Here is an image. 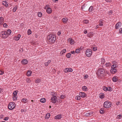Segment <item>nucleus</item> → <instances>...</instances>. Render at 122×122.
<instances>
[{
	"label": "nucleus",
	"mask_w": 122,
	"mask_h": 122,
	"mask_svg": "<svg viewBox=\"0 0 122 122\" xmlns=\"http://www.w3.org/2000/svg\"><path fill=\"white\" fill-rule=\"evenodd\" d=\"M15 107V103L13 102H10L8 106V108L10 110H12Z\"/></svg>",
	"instance_id": "7ed1b4c3"
},
{
	"label": "nucleus",
	"mask_w": 122,
	"mask_h": 122,
	"mask_svg": "<svg viewBox=\"0 0 122 122\" xmlns=\"http://www.w3.org/2000/svg\"><path fill=\"white\" fill-rule=\"evenodd\" d=\"M117 66H116V65H112L111 67V69H113L116 68L117 67Z\"/></svg>",
	"instance_id": "f704fd0d"
},
{
	"label": "nucleus",
	"mask_w": 122,
	"mask_h": 122,
	"mask_svg": "<svg viewBox=\"0 0 122 122\" xmlns=\"http://www.w3.org/2000/svg\"><path fill=\"white\" fill-rule=\"evenodd\" d=\"M76 98L77 100H79L81 99V97L80 96H77L76 97Z\"/></svg>",
	"instance_id": "49530a36"
},
{
	"label": "nucleus",
	"mask_w": 122,
	"mask_h": 122,
	"mask_svg": "<svg viewBox=\"0 0 122 122\" xmlns=\"http://www.w3.org/2000/svg\"><path fill=\"white\" fill-rule=\"evenodd\" d=\"M50 114L49 113H47L46 114V115L45 117V118L46 119H48L50 117Z\"/></svg>",
	"instance_id": "5701e85b"
},
{
	"label": "nucleus",
	"mask_w": 122,
	"mask_h": 122,
	"mask_svg": "<svg viewBox=\"0 0 122 122\" xmlns=\"http://www.w3.org/2000/svg\"><path fill=\"white\" fill-rule=\"evenodd\" d=\"M112 88L111 87H109V88H108V91H112Z\"/></svg>",
	"instance_id": "13d9d810"
},
{
	"label": "nucleus",
	"mask_w": 122,
	"mask_h": 122,
	"mask_svg": "<svg viewBox=\"0 0 122 122\" xmlns=\"http://www.w3.org/2000/svg\"><path fill=\"white\" fill-rule=\"evenodd\" d=\"M6 33L7 34L8 36L11 33V30L10 29H9L7 30V31H6Z\"/></svg>",
	"instance_id": "b1692460"
},
{
	"label": "nucleus",
	"mask_w": 122,
	"mask_h": 122,
	"mask_svg": "<svg viewBox=\"0 0 122 122\" xmlns=\"http://www.w3.org/2000/svg\"><path fill=\"white\" fill-rule=\"evenodd\" d=\"M119 32L120 33H122V28H120L119 30Z\"/></svg>",
	"instance_id": "4d7b16f0"
},
{
	"label": "nucleus",
	"mask_w": 122,
	"mask_h": 122,
	"mask_svg": "<svg viewBox=\"0 0 122 122\" xmlns=\"http://www.w3.org/2000/svg\"><path fill=\"white\" fill-rule=\"evenodd\" d=\"M101 63L103 64H104L105 62V59L103 58L101 59Z\"/></svg>",
	"instance_id": "cd10ccee"
},
{
	"label": "nucleus",
	"mask_w": 122,
	"mask_h": 122,
	"mask_svg": "<svg viewBox=\"0 0 122 122\" xmlns=\"http://www.w3.org/2000/svg\"><path fill=\"white\" fill-rule=\"evenodd\" d=\"M2 3L3 4L5 5L6 7H7L8 6V5L7 3V2L6 1H3Z\"/></svg>",
	"instance_id": "bb28decb"
},
{
	"label": "nucleus",
	"mask_w": 122,
	"mask_h": 122,
	"mask_svg": "<svg viewBox=\"0 0 122 122\" xmlns=\"http://www.w3.org/2000/svg\"><path fill=\"white\" fill-rule=\"evenodd\" d=\"M99 25H97L96 26V27L95 28L96 29H97L99 27Z\"/></svg>",
	"instance_id": "774afa93"
},
{
	"label": "nucleus",
	"mask_w": 122,
	"mask_h": 122,
	"mask_svg": "<svg viewBox=\"0 0 122 122\" xmlns=\"http://www.w3.org/2000/svg\"><path fill=\"white\" fill-rule=\"evenodd\" d=\"M85 53L87 56V57L90 56L92 54V51L91 49H87Z\"/></svg>",
	"instance_id": "423d86ee"
},
{
	"label": "nucleus",
	"mask_w": 122,
	"mask_h": 122,
	"mask_svg": "<svg viewBox=\"0 0 122 122\" xmlns=\"http://www.w3.org/2000/svg\"><path fill=\"white\" fill-rule=\"evenodd\" d=\"M105 0L107 2H111V0Z\"/></svg>",
	"instance_id": "338daca9"
},
{
	"label": "nucleus",
	"mask_w": 122,
	"mask_h": 122,
	"mask_svg": "<svg viewBox=\"0 0 122 122\" xmlns=\"http://www.w3.org/2000/svg\"><path fill=\"white\" fill-rule=\"evenodd\" d=\"M79 95L82 97H86V95L84 92H80Z\"/></svg>",
	"instance_id": "f8f14e48"
},
{
	"label": "nucleus",
	"mask_w": 122,
	"mask_h": 122,
	"mask_svg": "<svg viewBox=\"0 0 122 122\" xmlns=\"http://www.w3.org/2000/svg\"><path fill=\"white\" fill-rule=\"evenodd\" d=\"M111 103L108 101H107L105 102L104 103V106L106 108H108L111 106Z\"/></svg>",
	"instance_id": "39448f33"
},
{
	"label": "nucleus",
	"mask_w": 122,
	"mask_h": 122,
	"mask_svg": "<svg viewBox=\"0 0 122 122\" xmlns=\"http://www.w3.org/2000/svg\"><path fill=\"white\" fill-rule=\"evenodd\" d=\"M73 71L72 69L71 68H66L64 70V72H72Z\"/></svg>",
	"instance_id": "9d476101"
},
{
	"label": "nucleus",
	"mask_w": 122,
	"mask_h": 122,
	"mask_svg": "<svg viewBox=\"0 0 122 122\" xmlns=\"http://www.w3.org/2000/svg\"><path fill=\"white\" fill-rule=\"evenodd\" d=\"M61 115L59 114L56 116L55 117V119H60L61 118Z\"/></svg>",
	"instance_id": "dca6fc26"
},
{
	"label": "nucleus",
	"mask_w": 122,
	"mask_h": 122,
	"mask_svg": "<svg viewBox=\"0 0 122 122\" xmlns=\"http://www.w3.org/2000/svg\"><path fill=\"white\" fill-rule=\"evenodd\" d=\"M94 112L92 111L90 112H86L85 115L87 117H89L92 116Z\"/></svg>",
	"instance_id": "1a4fd4ad"
},
{
	"label": "nucleus",
	"mask_w": 122,
	"mask_h": 122,
	"mask_svg": "<svg viewBox=\"0 0 122 122\" xmlns=\"http://www.w3.org/2000/svg\"><path fill=\"white\" fill-rule=\"evenodd\" d=\"M120 104V102H117L116 103V105H118Z\"/></svg>",
	"instance_id": "680f3d73"
},
{
	"label": "nucleus",
	"mask_w": 122,
	"mask_h": 122,
	"mask_svg": "<svg viewBox=\"0 0 122 122\" xmlns=\"http://www.w3.org/2000/svg\"><path fill=\"white\" fill-rule=\"evenodd\" d=\"M122 115L119 114L118 115L117 117V119H121L122 117Z\"/></svg>",
	"instance_id": "e433bc0d"
},
{
	"label": "nucleus",
	"mask_w": 122,
	"mask_h": 122,
	"mask_svg": "<svg viewBox=\"0 0 122 122\" xmlns=\"http://www.w3.org/2000/svg\"><path fill=\"white\" fill-rule=\"evenodd\" d=\"M80 50L81 49L80 48H78L76 49L75 50V52L77 53H78L80 52Z\"/></svg>",
	"instance_id": "a878e982"
},
{
	"label": "nucleus",
	"mask_w": 122,
	"mask_h": 122,
	"mask_svg": "<svg viewBox=\"0 0 122 122\" xmlns=\"http://www.w3.org/2000/svg\"><path fill=\"white\" fill-rule=\"evenodd\" d=\"M56 94L55 93L54 95L53 94L51 97V102L53 103H55L56 102L57 98L56 96Z\"/></svg>",
	"instance_id": "20e7f679"
},
{
	"label": "nucleus",
	"mask_w": 122,
	"mask_h": 122,
	"mask_svg": "<svg viewBox=\"0 0 122 122\" xmlns=\"http://www.w3.org/2000/svg\"><path fill=\"white\" fill-rule=\"evenodd\" d=\"M83 23L86 24H87L88 22V21L87 20H84L83 21Z\"/></svg>",
	"instance_id": "ea45409f"
},
{
	"label": "nucleus",
	"mask_w": 122,
	"mask_h": 122,
	"mask_svg": "<svg viewBox=\"0 0 122 122\" xmlns=\"http://www.w3.org/2000/svg\"><path fill=\"white\" fill-rule=\"evenodd\" d=\"M51 60H49L47 62H45L44 63V64L45 66H48L49 64L51 62Z\"/></svg>",
	"instance_id": "aec40b11"
},
{
	"label": "nucleus",
	"mask_w": 122,
	"mask_h": 122,
	"mask_svg": "<svg viewBox=\"0 0 122 122\" xmlns=\"http://www.w3.org/2000/svg\"><path fill=\"white\" fill-rule=\"evenodd\" d=\"M82 89L83 90L86 91L87 89V87L85 86H84L82 87Z\"/></svg>",
	"instance_id": "79ce46f5"
},
{
	"label": "nucleus",
	"mask_w": 122,
	"mask_h": 122,
	"mask_svg": "<svg viewBox=\"0 0 122 122\" xmlns=\"http://www.w3.org/2000/svg\"><path fill=\"white\" fill-rule=\"evenodd\" d=\"M4 27H6L7 26V25L5 23H4L3 25Z\"/></svg>",
	"instance_id": "603ef678"
},
{
	"label": "nucleus",
	"mask_w": 122,
	"mask_h": 122,
	"mask_svg": "<svg viewBox=\"0 0 122 122\" xmlns=\"http://www.w3.org/2000/svg\"><path fill=\"white\" fill-rule=\"evenodd\" d=\"M40 101L41 102L44 103L46 102V99L44 98H41L40 99Z\"/></svg>",
	"instance_id": "393cba45"
},
{
	"label": "nucleus",
	"mask_w": 122,
	"mask_h": 122,
	"mask_svg": "<svg viewBox=\"0 0 122 122\" xmlns=\"http://www.w3.org/2000/svg\"><path fill=\"white\" fill-rule=\"evenodd\" d=\"M112 12V10H111L109 11L108 12V13L109 14V15H111Z\"/></svg>",
	"instance_id": "6e6d98bb"
},
{
	"label": "nucleus",
	"mask_w": 122,
	"mask_h": 122,
	"mask_svg": "<svg viewBox=\"0 0 122 122\" xmlns=\"http://www.w3.org/2000/svg\"><path fill=\"white\" fill-rule=\"evenodd\" d=\"M106 66L110 67L111 66V64L110 62L106 63L105 64Z\"/></svg>",
	"instance_id": "7c9ffc66"
},
{
	"label": "nucleus",
	"mask_w": 122,
	"mask_h": 122,
	"mask_svg": "<svg viewBox=\"0 0 122 122\" xmlns=\"http://www.w3.org/2000/svg\"><path fill=\"white\" fill-rule=\"evenodd\" d=\"M93 50L94 51H96L97 50V48L96 47H93Z\"/></svg>",
	"instance_id": "09e8293b"
},
{
	"label": "nucleus",
	"mask_w": 122,
	"mask_h": 122,
	"mask_svg": "<svg viewBox=\"0 0 122 122\" xmlns=\"http://www.w3.org/2000/svg\"><path fill=\"white\" fill-rule=\"evenodd\" d=\"M100 112L101 114H103L104 113V111L102 109H101L100 111Z\"/></svg>",
	"instance_id": "de8ad7c7"
},
{
	"label": "nucleus",
	"mask_w": 122,
	"mask_h": 122,
	"mask_svg": "<svg viewBox=\"0 0 122 122\" xmlns=\"http://www.w3.org/2000/svg\"><path fill=\"white\" fill-rule=\"evenodd\" d=\"M121 26V23L120 22H119L116 24L115 26V28L116 29H117L120 28Z\"/></svg>",
	"instance_id": "6e6552de"
},
{
	"label": "nucleus",
	"mask_w": 122,
	"mask_h": 122,
	"mask_svg": "<svg viewBox=\"0 0 122 122\" xmlns=\"http://www.w3.org/2000/svg\"><path fill=\"white\" fill-rule=\"evenodd\" d=\"M103 89L105 91H108V88L107 87H104L103 88Z\"/></svg>",
	"instance_id": "a19ab883"
},
{
	"label": "nucleus",
	"mask_w": 122,
	"mask_h": 122,
	"mask_svg": "<svg viewBox=\"0 0 122 122\" xmlns=\"http://www.w3.org/2000/svg\"><path fill=\"white\" fill-rule=\"evenodd\" d=\"M30 78H27V79H26V82L28 83L30 82Z\"/></svg>",
	"instance_id": "c03bdc74"
},
{
	"label": "nucleus",
	"mask_w": 122,
	"mask_h": 122,
	"mask_svg": "<svg viewBox=\"0 0 122 122\" xmlns=\"http://www.w3.org/2000/svg\"><path fill=\"white\" fill-rule=\"evenodd\" d=\"M117 71V70L116 68L113 69H111L110 71L111 73L113 74L116 73Z\"/></svg>",
	"instance_id": "2eb2a0df"
},
{
	"label": "nucleus",
	"mask_w": 122,
	"mask_h": 122,
	"mask_svg": "<svg viewBox=\"0 0 122 122\" xmlns=\"http://www.w3.org/2000/svg\"><path fill=\"white\" fill-rule=\"evenodd\" d=\"M20 36V34H19L17 36H16L14 37V40H15L16 41H18L19 40Z\"/></svg>",
	"instance_id": "ddd939ff"
},
{
	"label": "nucleus",
	"mask_w": 122,
	"mask_h": 122,
	"mask_svg": "<svg viewBox=\"0 0 122 122\" xmlns=\"http://www.w3.org/2000/svg\"><path fill=\"white\" fill-rule=\"evenodd\" d=\"M99 22V25L100 26H102L103 25V22L102 21L100 20Z\"/></svg>",
	"instance_id": "72a5a7b5"
},
{
	"label": "nucleus",
	"mask_w": 122,
	"mask_h": 122,
	"mask_svg": "<svg viewBox=\"0 0 122 122\" xmlns=\"http://www.w3.org/2000/svg\"><path fill=\"white\" fill-rule=\"evenodd\" d=\"M66 49H63L61 51V52L63 53H65L66 52Z\"/></svg>",
	"instance_id": "864d4df0"
},
{
	"label": "nucleus",
	"mask_w": 122,
	"mask_h": 122,
	"mask_svg": "<svg viewBox=\"0 0 122 122\" xmlns=\"http://www.w3.org/2000/svg\"><path fill=\"white\" fill-rule=\"evenodd\" d=\"M65 97V96H64L63 95H61L60 97L62 99H64Z\"/></svg>",
	"instance_id": "3c124183"
},
{
	"label": "nucleus",
	"mask_w": 122,
	"mask_h": 122,
	"mask_svg": "<svg viewBox=\"0 0 122 122\" xmlns=\"http://www.w3.org/2000/svg\"><path fill=\"white\" fill-rule=\"evenodd\" d=\"M63 22L64 23H67L68 21V19L66 18H64L62 20Z\"/></svg>",
	"instance_id": "f3484780"
},
{
	"label": "nucleus",
	"mask_w": 122,
	"mask_h": 122,
	"mask_svg": "<svg viewBox=\"0 0 122 122\" xmlns=\"http://www.w3.org/2000/svg\"><path fill=\"white\" fill-rule=\"evenodd\" d=\"M9 119V117H5L4 119V120H8Z\"/></svg>",
	"instance_id": "bf43d9fd"
},
{
	"label": "nucleus",
	"mask_w": 122,
	"mask_h": 122,
	"mask_svg": "<svg viewBox=\"0 0 122 122\" xmlns=\"http://www.w3.org/2000/svg\"><path fill=\"white\" fill-rule=\"evenodd\" d=\"M46 12L48 14H50L52 12L51 9L49 7H48L46 10Z\"/></svg>",
	"instance_id": "a211bd4d"
},
{
	"label": "nucleus",
	"mask_w": 122,
	"mask_h": 122,
	"mask_svg": "<svg viewBox=\"0 0 122 122\" xmlns=\"http://www.w3.org/2000/svg\"><path fill=\"white\" fill-rule=\"evenodd\" d=\"M17 6H15L13 9V12H15L16 11Z\"/></svg>",
	"instance_id": "c9c22d12"
},
{
	"label": "nucleus",
	"mask_w": 122,
	"mask_h": 122,
	"mask_svg": "<svg viewBox=\"0 0 122 122\" xmlns=\"http://www.w3.org/2000/svg\"><path fill=\"white\" fill-rule=\"evenodd\" d=\"M117 76H114L112 78V81L114 82H116L118 80Z\"/></svg>",
	"instance_id": "6ab92c4d"
},
{
	"label": "nucleus",
	"mask_w": 122,
	"mask_h": 122,
	"mask_svg": "<svg viewBox=\"0 0 122 122\" xmlns=\"http://www.w3.org/2000/svg\"><path fill=\"white\" fill-rule=\"evenodd\" d=\"M23 65H25L28 63L27 60L25 59H23L21 61Z\"/></svg>",
	"instance_id": "4468645a"
},
{
	"label": "nucleus",
	"mask_w": 122,
	"mask_h": 122,
	"mask_svg": "<svg viewBox=\"0 0 122 122\" xmlns=\"http://www.w3.org/2000/svg\"><path fill=\"white\" fill-rule=\"evenodd\" d=\"M71 54L70 53H69L66 54V56L67 57L69 58L71 56Z\"/></svg>",
	"instance_id": "58836bf2"
},
{
	"label": "nucleus",
	"mask_w": 122,
	"mask_h": 122,
	"mask_svg": "<svg viewBox=\"0 0 122 122\" xmlns=\"http://www.w3.org/2000/svg\"><path fill=\"white\" fill-rule=\"evenodd\" d=\"M41 82V80L39 78H37L35 80V82L36 83H40Z\"/></svg>",
	"instance_id": "4be33fe9"
},
{
	"label": "nucleus",
	"mask_w": 122,
	"mask_h": 122,
	"mask_svg": "<svg viewBox=\"0 0 122 122\" xmlns=\"http://www.w3.org/2000/svg\"><path fill=\"white\" fill-rule=\"evenodd\" d=\"M1 34L2 35V37L3 38H5L8 37L6 31H3L1 32Z\"/></svg>",
	"instance_id": "0eeeda50"
},
{
	"label": "nucleus",
	"mask_w": 122,
	"mask_h": 122,
	"mask_svg": "<svg viewBox=\"0 0 122 122\" xmlns=\"http://www.w3.org/2000/svg\"><path fill=\"white\" fill-rule=\"evenodd\" d=\"M42 13L41 12H38L37 14L38 16L39 17H41L42 16Z\"/></svg>",
	"instance_id": "473e14b6"
},
{
	"label": "nucleus",
	"mask_w": 122,
	"mask_h": 122,
	"mask_svg": "<svg viewBox=\"0 0 122 122\" xmlns=\"http://www.w3.org/2000/svg\"><path fill=\"white\" fill-rule=\"evenodd\" d=\"M94 10L93 7V6H91L88 9V11L89 12H91Z\"/></svg>",
	"instance_id": "412c9836"
},
{
	"label": "nucleus",
	"mask_w": 122,
	"mask_h": 122,
	"mask_svg": "<svg viewBox=\"0 0 122 122\" xmlns=\"http://www.w3.org/2000/svg\"><path fill=\"white\" fill-rule=\"evenodd\" d=\"M105 73V71L102 68L99 69L96 72V74L98 76L102 77L104 76Z\"/></svg>",
	"instance_id": "f03ea898"
},
{
	"label": "nucleus",
	"mask_w": 122,
	"mask_h": 122,
	"mask_svg": "<svg viewBox=\"0 0 122 122\" xmlns=\"http://www.w3.org/2000/svg\"><path fill=\"white\" fill-rule=\"evenodd\" d=\"M4 21V19L3 17H0V21L1 22H3Z\"/></svg>",
	"instance_id": "a18cd8bd"
},
{
	"label": "nucleus",
	"mask_w": 122,
	"mask_h": 122,
	"mask_svg": "<svg viewBox=\"0 0 122 122\" xmlns=\"http://www.w3.org/2000/svg\"><path fill=\"white\" fill-rule=\"evenodd\" d=\"M26 75L28 76H30V71L28 70L27 73H26Z\"/></svg>",
	"instance_id": "c85d7f7f"
},
{
	"label": "nucleus",
	"mask_w": 122,
	"mask_h": 122,
	"mask_svg": "<svg viewBox=\"0 0 122 122\" xmlns=\"http://www.w3.org/2000/svg\"><path fill=\"white\" fill-rule=\"evenodd\" d=\"M104 95L102 93L101 94L100 96V98H101L102 99L104 97Z\"/></svg>",
	"instance_id": "37998d69"
},
{
	"label": "nucleus",
	"mask_w": 122,
	"mask_h": 122,
	"mask_svg": "<svg viewBox=\"0 0 122 122\" xmlns=\"http://www.w3.org/2000/svg\"><path fill=\"white\" fill-rule=\"evenodd\" d=\"M27 34L28 35L30 34V29H29L27 31Z\"/></svg>",
	"instance_id": "8fccbe9b"
},
{
	"label": "nucleus",
	"mask_w": 122,
	"mask_h": 122,
	"mask_svg": "<svg viewBox=\"0 0 122 122\" xmlns=\"http://www.w3.org/2000/svg\"><path fill=\"white\" fill-rule=\"evenodd\" d=\"M85 6L84 5H83L81 7L82 9L84 11H86V10L85 9Z\"/></svg>",
	"instance_id": "4c0bfd02"
},
{
	"label": "nucleus",
	"mask_w": 122,
	"mask_h": 122,
	"mask_svg": "<svg viewBox=\"0 0 122 122\" xmlns=\"http://www.w3.org/2000/svg\"><path fill=\"white\" fill-rule=\"evenodd\" d=\"M68 41L71 45L75 43L74 41L71 38H70L68 39Z\"/></svg>",
	"instance_id": "9b49d317"
},
{
	"label": "nucleus",
	"mask_w": 122,
	"mask_h": 122,
	"mask_svg": "<svg viewBox=\"0 0 122 122\" xmlns=\"http://www.w3.org/2000/svg\"><path fill=\"white\" fill-rule=\"evenodd\" d=\"M88 77V75H85L84 76V79H86Z\"/></svg>",
	"instance_id": "052dcab7"
},
{
	"label": "nucleus",
	"mask_w": 122,
	"mask_h": 122,
	"mask_svg": "<svg viewBox=\"0 0 122 122\" xmlns=\"http://www.w3.org/2000/svg\"><path fill=\"white\" fill-rule=\"evenodd\" d=\"M84 33L85 34H86L87 33V31L86 30H85L84 31Z\"/></svg>",
	"instance_id": "0e129e2a"
},
{
	"label": "nucleus",
	"mask_w": 122,
	"mask_h": 122,
	"mask_svg": "<svg viewBox=\"0 0 122 122\" xmlns=\"http://www.w3.org/2000/svg\"><path fill=\"white\" fill-rule=\"evenodd\" d=\"M47 43L50 44L55 42L56 40V37L54 35L51 34L47 36Z\"/></svg>",
	"instance_id": "f257e3e1"
},
{
	"label": "nucleus",
	"mask_w": 122,
	"mask_h": 122,
	"mask_svg": "<svg viewBox=\"0 0 122 122\" xmlns=\"http://www.w3.org/2000/svg\"><path fill=\"white\" fill-rule=\"evenodd\" d=\"M21 101L22 102H23L24 103H26L27 101V100L26 99H23L21 100Z\"/></svg>",
	"instance_id": "c756f323"
},
{
	"label": "nucleus",
	"mask_w": 122,
	"mask_h": 122,
	"mask_svg": "<svg viewBox=\"0 0 122 122\" xmlns=\"http://www.w3.org/2000/svg\"><path fill=\"white\" fill-rule=\"evenodd\" d=\"M18 91L17 90H16L14 91L13 93V96H16L17 95V93Z\"/></svg>",
	"instance_id": "2f4dec72"
},
{
	"label": "nucleus",
	"mask_w": 122,
	"mask_h": 122,
	"mask_svg": "<svg viewBox=\"0 0 122 122\" xmlns=\"http://www.w3.org/2000/svg\"><path fill=\"white\" fill-rule=\"evenodd\" d=\"M4 73V72L2 71H0V74L2 75Z\"/></svg>",
	"instance_id": "69168bd1"
},
{
	"label": "nucleus",
	"mask_w": 122,
	"mask_h": 122,
	"mask_svg": "<svg viewBox=\"0 0 122 122\" xmlns=\"http://www.w3.org/2000/svg\"><path fill=\"white\" fill-rule=\"evenodd\" d=\"M13 96L14 97L13 98V100H16L17 99L16 96Z\"/></svg>",
	"instance_id": "5fc2aeb1"
},
{
	"label": "nucleus",
	"mask_w": 122,
	"mask_h": 122,
	"mask_svg": "<svg viewBox=\"0 0 122 122\" xmlns=\"http://www.w3.org/2000/svg\"><path fill=\"white\" fill-rule=\"evenodd\" d=\"M61 31H60L57 33V34L58 36L60 35L61 34Z\"/></svg>",
	"instance_id": "e2e57ef3"
}]
</instances>
